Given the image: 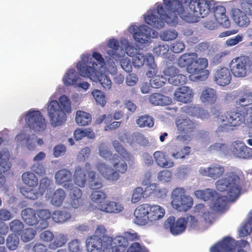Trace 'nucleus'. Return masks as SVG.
Here are the masks:
<instances>
[{
    "label": "nucleus",
    "instance_id": "nucleus-1",
    "mask_svg": "<svg viewBox=\"0 0 252 252\" xmlns=\"http://www.w3.org/2000/svg\"><path fill=\"white\" fill-rule=\"evenodd\" d=\"M243 175L241 170L234 169L226 173V177L219 179L216 182L217 190L226 192L227 196H218L215 200L213 208L217 212H222L226 207L228 198L234 201L241 194L242 189L241 177Z\"/></svg>",
    "mask_w": 252,
    "mask_h": 252
},
{
    "label": "nucleus",
    "instance_id": "nucleus-2",
    "mask_svg": "<svg viewBox=\"0 0 252 252\" xmlns=\"http://www.w3.org/2000/svg\"><path fill=\"white\" fill-rule=\"evenodd\" d=\"M88 170L89 187L92 189L90 195L91 200L96 204V208L107 213H118L124 209L123 205L119 202L111 201H105L106 194L100 190L103 185L100 180H96V173L92 170L90 163L86 165Z\"/></svg>",
    "mask_w": 252,
    "mask_h": 252
},
{
    "label": "nucleus",
    "instance_id": "nucleus-3",
    "mask_svg": "<svg viewBox=\"0 0 252 252\" xmlns=\"http://www.w3.org/2000/svg\"><path fill=\"white\" fill-rule=\"evenodd\" d=\"M211 112L220 123L218 127V130L220 131L232 129L235 127L244 124L248 117V110L245 109L236 111H227L222 114L220 109L213 107L211 109Z\"/></svg>",
    "mask_w": 252,
    "mask_h": 252
},
{
    "label": "nucleus",
    "instance_id": "nucleus-4",
    "mask_svg": "<svg viewBox=\"0 0 252 252\" xmlns=\"http://www.w3.org/2000/svg\"><path fill=\"white\" fill-rule=\"evenodd\" d=\"M165 210L158 205L145 203L138 206L134 212V222L139 225H151L161 220Z\"/></svg>",
    "mask_w": 252,
    "mask_h": 252
},
{
    "label": "nucleus",
    "instance_id": "nucleus-5",
    "mask_svg": "<svg viewBox=\"0 0 252 252\" xmlns=\"http://www.w3.org/2000/svg\"><path fill=\"white\" fill-rule=\"evenodd\" d=\"M51 125L53 127L62 126L66 120V113L71 111V102L65 95L59 99L51 100L47 108Z\"/></svg>",
    "mask_w": 252,
    "mask_h": 252
},
{
    "label": "nucleus",
    "instance_id": "nucleus-6",
    "mask_svg": "<svg viewBox=\"0 0 252 252\" xmlns=\"http://www.w3.org/2000/svg\"><path fill=\"white\" fill-rule=\"evenodd\" d=\"M190 0H163V2L168 13H165L162 4L157 7L158 13L161 14V17L166 23L174 25L177 23L178 16L184 20L182 16L186 14V6L189 5Z\"/></svg>",
    "mask_w": 252,
    "mask_h": 252
},
{
    "label": "nucleus",
    "instance_id": "nucleus-7",
    "mask_svg": "<svg viewBox=\"0 0 252 252\" xmlns=\"http://www.w3.org/2000/svg\"><path fill=\"white\" fill-rule=\"evenodd\" d=\"M112 165L114 169L103 163H98L96 168L100 174L106 180L111 181H117L119 178V174H124L127 170L126 159L121 158L115 154L111 158Z\"/></svg>",
    "mask_w": 252,
    "mask_h": 252
},
{
    "label": "nucleus",
    "instance_id": "nucleus-8",
    "mask_svg": "<svg viewBox=\"0 0 252 252\" xmlns=\"http://www.w3.org/2000/svg\"><path fill=\"white\" fill-rule=\"evenodd\" d=\"M189 4L190 11L189 12L187 8L185 15L182 16L187 22L194 23L198 18L206 16L215 4L214 0H190Z\"/></svg>",
    "mask_w": 252,
    "mask_h": 252
},
{
    "label": "nucleus",
    "instance_id": "nucleus-9",
    "mask_svg": "<svg viewBox=\"0 0 252 252\" xmlns=\"http://www.w3.org/2000/svg\"><path fill=\"white\" fill-rule=\"evenodd\" d=\"M92 66L88 65L85 62H79L77 69L81 76L90 78L94 81H98L105 89L111 87L112 82L109 77L104 73H101L95 68L97 65L95 63H92Z\"/></svg>",
    "mask_w": 252,
    "mask_h": 252
},
{
    "label": "nucleus",
    "instance_id": "nucleus-10",
    "mask_svg": "<svg viewBox=\"0 0 252 252\" xmlns=\"http://www.w3.org/2000/svg\"><path fill=\"white\" fill-rule=\"evenodd\" d=\"M185 193V189L182 188H177L172 192V205L179 211L186 212L193 205L192 197Z\"/></svg>",
    "mask_w": 252,
    "mask_h": 252
},
{
    "label": "nucleus",
    "instance_id": "nucleus-11",
    "mask_svg": "<svg viewBox=\"0 0 252 252\" xmlns=\"http://www.w3.org/2000/svg\"><path fill=\"white\" fill-rule=\"evenodd\" d=\"M229 66L234 76L244 77L252 70V61L248 56H241L233 59Z\"/></svg>",
    "mask_w": 252,
    "mask_h": 252
},
{
    "label": "nucleus",
    "instance_id": "nucleus-12",
    "mask_svg": "<svg viewBox=\"0 0 252 252\" xmlns=\"http://www.w3.org/2000/svg\"><path fill=\"white\" fill-rule=\"evenodd\" d=\"M132 61L133 66L137 68L142 67L145 63L149 69L146 73L149 78H152L158 73V68L152 53L144 55L143 53H137L132 56Z\"/></svg>",
    "mask_w": 252,
    "mask_h": 252
},
{
    "label": "nucleus",
    "instance_id": "nucleus-13",
    "mask_svg": "<svg viewBox=\"0 0 252 252\" xmlns=\"http://www.w3.org/2000/svg\"><path fill=\"white\" fill-rule=\"evenodd\" d=\"M25 121L27 126L35 132H42L46 128L45 119L38 110H29L26 115Z\"/></svg>",
    "mask_w": 252,
    "mask_h": 252
},
{
    "label": "nucleus",
    "instance_id": "nucleus-14",
    "mask_svg": "<svg viewBox=\"0 0 252 252\" xmlns=\"http://www.w3.org/2000/svg\"><path fill=\"white\" fill-rule=\"evenodd\" d=\"M187 222L184 218H180L176 220L174 217L170 216L165 220L163 227L169 230L173 235H179L185 231Z\"/></svg>",
    "mask_w": 252,
    "mask_h": 252
},
{
    "label": "nucleus",
    "instance_id": "nucleus-15",
    "mask_svg": "<svg viewBox=\"0 0 252 252\" xmlns=\"http://www.w3.org/2000/svg\"><path fill=\"white\" fill-rule=\"evenodd\" d=\"M208 66V60L206 58H196L192 64L189 67V73L197 75L195 77L198 80H206L208 76L209 71L205 70Z\"/></svg>",
    "mask_w": 252,
    "mask_h": 252
},
{
    "label": "nucleus",
    "instance_id": "nucleus-16",
    "mask_svg": "<svg viewBox=\"0 0 252 252\" xmlns=\"http://www.w3.org/2000/svg\"><path fill=\"white\" fill-rule=\"evenodd\" d=\"M252 104V91L250 90L244 89L239 93V98L236 100L235 107L236 110L241 111L245 109L248 110V115L250 114V109L246 106Z\"/></svg>",
    "mask_w": 252,
    "mask_h": 252
},
{
    "label": "nucleus",
    "instance_id": "nucleus-17",
    "mask_svg": "<svg viewBox=\"0 0 252 252\" xmlns=\"http://www.w3.org/2000/svg\"><path fill=\"white\" fill-rule=\"evenodd\" d=\"M214 5L212 6L211 10H213L214 17L217 22L222 27L228 28L230 26V22L226 15L225 7L214 1Z\"/></svg>",
    "mask_w": 252,
    "mask_h": 252
},
{
    "label": "nucleus",
    "instance_id": "nucleus-18",
    "mask_svg": "<svg viewBox=\"0 0 252 252\" xmlns=\"http://www.w3.org/2000/svg\"><path fill=\"white\" fill-rule=\"evenodd\" d=\"M108 45L111 49L107 51L108 56L105 57V59L109 65L113 66L114 61L117 62L118 59H120V55L117 53L119 49V43L117 40L113 38L109 40Z\"/></svg>",
    "mask_w": 252,
    "mask_h": 252
},
{
    "label": "nucleus",
    "instance_id": "nucleus-19",
    "mask_svg": "<svg viewBox=\"0 0 252 252\" xmlns=\"http://www.w3.org/2000/svg\"><path fill=\"white\" fill-rule=\"evenodd\" d=\"M167 190L165 188H159L157 184H151L144 190L145 198L152 197L154 199L164 198L166 196Z\"/></svg>",
    "mask_w": 252,
    "mask_h": 252
},
{
    "label": "nucleus",
    "instance_id": "nucleus-20",
    "mask_svg": "<svg viewBox=\"0 0 252 252\" xmlns=\"http://www.w3.org/2000/svg\"><path fill=\"white\" fill-rule=\"evenodd\" d=\"M231 72L228 68L224 67L217 69L214 74V81L222 86L229 84L232 78Z\"/></svg>",
    "mask_w": 252,
    "mask_h": 252
},
{
    "label": "nucleus",
    "instance_id": "nucleus-21",
    "mask_svg": "<svg viewBox=\"0 0 252 252\" xmlns=\"http://www.w3.org/2000/svg\"><path fill=\"white\" fill-rule=\"evenodd\" d=\"M55 179L56 184L63 185L65 189H68L71 186L72 174L67 169H62L56 173Z\"/></svg>",
    "mask_w": 252,
    "mask_h": 252
},
{
    "label": "nucleus",
    "instance_id": "nucleus-22",
    "mask_svg": "<svg viewBox=\"0 0 252 252\" xmlns=\"http://www.w3.org/2000/svg\"><path fill=\"white\" fill-rule=\"evenodd\" d=\"M199 172L203 176L209 177L215 180L220 177L223 174L224 168L223 166L220 164H214L207 168H200Z\"/></svg>",
    "mask_w": 252,
    "mask_h": 252
},
{
    "label": "nucleus",
    "instance_id": "nucleus-23",
    "mask_svg": "<svg viewBox=\"0 0 252 252\" xmlns=\"http://www.w3.org/2000/svg\"><path fill=\"white\" fill-rule=\"evenodd\" d=\"M107 245L111 247V252H125L128 244L124 236H117L110 237Z\"/></svg>",
    "mask_w": 252,
    "mask_h": 252
},
{
    "label": "nucleus",
    "instance_id": "nucleus-24",
    "mask_svg": "<svg viewBox=\"0 0 252 252\" xmlns=\"http://www.w3.org/2000/svg\"><path fill=\"white\" fill-rule=\"evenodd\" d=\"M174 96L175 99L178 101L187 103L191 101L193 94L189 87L182 86L176 90Z\"/></svg>",
    "mask_w": 252,
    "mask_h": 252
},
{
    "label": "nucleus",
    "instance_id": "nucleus-25",
    "mask_svg": "<svg viewBox=\"0 0 252 252\" xmlns=\"http://www.w3.org/2000/svg\"><path fill=\"white\" fill-rule=\"evenodd\" d=\"M105 240L97 237V236H92L88 238L86 240V247L88 252H100L103 246L105 244Z\"/></svg>",
    "mask_w": 252,
    "mask_h": 252
},
{
    "label": "nucleus",
    "instance_id": "nucleus-26",
    "mask_svg": "<svg viewBox=\"0 0 252 252\" xmlns=\"http://www.w3.org/2000/svg\"><path fill=\"white\" fill-rule=\"evenodd\" d=\"M232 151L236 157L240 158H248L252 156V149L241 142L234 143Z\"/></svg>",
    "mask_w": 252,
    "mask_h": 252
},
{
    "label": "nucleus",
    "instance_id": "nucleus-27",
    "mask_svg": "<svg viewBox=\"0 0 252 252\" xmlns=\"http://www.w3.org/2000/svg\"><path fill=\"white\" fill-rule=\"evenodd\" d=\"M88 162L85 165V167L82 168L80 166L76 167L73 175L74 182L75 184L79 187H84L87 181V174L88 170L86 169V165Z\"/></svg>",
    "mask_w": 252,
    "mask_h": 252
},
{
    "label": "nucleus",
    "instance_id": "nucleus-28",
    "mask_svg": "<svg viewBox=\"0 0 252 252\" xmlns=\"http://www.w3.org/2000/svg\"><path fill=\"white\" fill-rule=\"evenodd\" d=\"M178 130L180 133L187 134L193 132L195 128V124L189 119H179L176 121Z\"/></svg>",
    "mask_w": 252,
    "mask_h": 252
},
{
    "label": "nucleus",
    "instance_id": "nucleus-29",
    "mask_svg": "<svg viewBox=\"0 0 252 252\" xmlns=\"http://www.w3.org/2000/svg\"><path fill=\"white\" fill-rule=\"evenodd\" d=\"M239 9L236 8L232 10V19L235 23L240 27H244L248 26L250 20L249 17L246 13Z\"/></svg>",
    "mask_w": 252,
    "mask_h": 252
},
{
    "label": "nucleus",
    "instance_id": "nucleus-30",
    "mask_svg": "<svg viewBox=\"0 0 252 252\" xmlns=\"http://www.w3.org/2000/svg\"><path fill=\"white\" fill-rule=\"evenodd\" d=\"M217 94L216 91L211 88H206L201 94L200 99L204 103L214 104L217 100Z\"/></svg>",
    "mask_w": 252,
    "mask_h": 252
},
{
    "label": "nucleus",
    "instance_id": "nucleus-31",
    "mask_svg": "<svg viewBox=\"0 0 252 252\" xmlns=\"http://www.w3.org/2000/svg\"><path fill=\"white\" fill-rule=\"evenodd\" d=\"M154 157L157 164L163 168H170L174 166V163L162 151H156L154 154Z\"/></svg>",
    "mask_w": 252,
    "mask_h": 252
},
{
    "label": "nucleus",
    "instance_id": "nucleus-32",
    "mask_svg": "<svg viewBox=\"0 0 252 252\" xmlns=\"http://www.w3.org/2000/svg\"><path fill=\"white\" fill-rule=\"evenodd\" d=\"M84 57L85 58L82 59V61H80V62H85L88 65L91 66H92V63H95L97 64V65H95V68L97 69V70H98L99 68L102 67L103 66L106 65V64L110 66L106 62L105 58L104 59L102 57L101 55L98 52H94L92 55L93 58H94L97 63L92 61V60L93 59L90 55L86 56Z\"/></svg>",
    "mask_w": 252,
    "mask_h": 252
},
{
    "label": "nucleus",
    "instance_id": "nucleus-33",
    "mask_svg": "<svg viewBox=\"0 0 252 252\" xmlns=\"http://www.w3.org/2000/svg\"><path fill=\"white\" fill-rule=\"evenodd\" d=\"M157 13L159 16V17L153 13H151L145 16L144 20L147 24L152 27L156 29H161L164 27V23H166V22L164 19L162 18L161 14L158 13V12Z\"/></svg>",
    "mask_w": 252,
    "mask_h": 252
},
{
    "label": "nucleus",
    "instance_id": "nucleus-34",
    "mask_svg": "<svg viewBox=\"0 0 252 252\" xmlns=\"http://www.w3.org/2000/svg\"><path fill=\"white\" fill-rule=\"evenodd\" d=\"M197 57V54L194 52L184 53L179 58L177 61L178 65L181 67H186L189 72V66L192 64L193 61Z\"/></svg>",
    "mask_w": 252,
    "mask_h": 252
},
{
    "label": "nucleus",
    "instance_id": "nucleus-35",
    "mask_svg": "<svg viewBox=\"0 0 252 252\" xmlns=\"http://www.w3.org/2000/svg\"><path fill=\"white\" fill-rule=\"evenodd\" d=\"M23 221L27 224L33 226L37 223V217L35 210L31 208H27L21 212Z\"/></svg>",
    "mask_w": 252,
    "mask_h": 252
},
{
    "label": "nucleus",
    "instance_id": "nucleus-36",
    "mask_svg": "<svg viewBox=\"0 0 252 252\" xmlns=\"http://www.w3.org/2000/svg\"><path fill=\"white\" fill-rule=\"evenodd\" d=\"M34 136V134H27L24 131H21L19 134L16 135L14 140L18 144H21L22 142H25L28 149L32 150L34 148L33 141Z\"/></svg>",
    "mask_w": 252,
    "mask_h": 252
},
{
    "label": "nucleus",
    "instance_id": "nucleus-37",
    "mask_svg": "<svg viewBox=\"0 0 252 252\" xmlns=\"http://www.w3.org/2000/svg\"><path fill=\"white\" fill-rule=\"evenodd\" d=\"M75 119L77 125L86 126L92 123V117L89 113L82 110H77L76 112Z\"/></svg>",
    "mask_w": 252,
    "mask_h": 252
},
{
    "label": "nucleus",
    "instance_id": "nucleus-38",
    "mask_svg": "<svg viewBox=\"0 0 252 252\" xmlns=\"http://www.w3.org/2000/svg\"><path fill=\"white\" fill-rule=\"evenodd\" d=\"M186 112L189 115L197 117L201 119H207L209 117V113L201 107L197 106H189L186 109Z\"/></svg>",
    "mask_w": 252,
    "mask_h": 252
},
{
    "label": "nucleus",
    "instance_id": "nucleus-39",
    "mask_svg": "<svg viewBox=\"0 0 252 252\" xmlns=\"http://www.w3.org/2000/svg\"><path fill=\"white\" fill-rule=\"evenodd\" d=\"M81 80L76 71L74 69H70L64 75L63 81V84L66 86L76 85L78 81Z\"/></svg>",
    "mask_w": 252,
    "mask_h": 252
},
{
    "label": "nucleus",
    "instance_id": "nucleus-40",
    "mask_svg": "<svg viewBox=\"0 0 252 252\" xmlns=\"http://www.w3.org/2000/svg\"><path fill=\"white\" fill-rule=\"evenodd\" d=\"M82 193L81 189L77 187L71 189V204L74 208H78L82 204Z\"/></svg>",
    "mask_w": 252,
    "mask_h": 252
},
{
    "label": "nucleus",
    "instance_id": "nucleus-41",
    "mask_svg": "<svg viewBox=\"0 0 252 252\" xmlns=\"http://www.w3.org/2000/svg\"><path fill=\"white\" fill-rule=\"evenodd\" d=\"M23 183L29 187L35 188L38 185V180L33 172L26 171L22 175Z\"/></svg>",
    "mask_w": 252,
    "mask_h": 252
},
{
    "label": "nucleus",
    "instance_id": "nucleus-42",
    "mask_svg": "<svg viewBox=\"0 0 252 252\" xmlns=\"http://www.w3.org/2000/svg\"><path fill=\"white\" fill-rule=\"evenodd\" d=\"M71 216L70 213L66 210H58L53 213L52 218L55 222L63 223L69 220Z\"/></svg>",
    "mask_w": 252,
    "mask_h": 252
},
{
    "label": "nucleus",
    "instance_id": "nucleus-43",
    "mask_svg": "<svg viewBox=\"0 0 252 252\" xmlns=\"http://www.w3.org/2000/svg\"><path fill=\"white\" fill-rule=\"evenodd\" d=\"M66 197V193L62 189H56L51 197V204L57 207L61 206Z\"/></svg>",
    "mask_w": 252,
    "mask_h": 252
},
{
    "label": "nucleus",
    "instance_id": "nucleus-44",
    "mask_svg": "<svg viewBox=\"0 0 252 252\" xmlns=\"http://www.w3.org/2000/svg\"><path fill=\"white\" fill-rule=\"evenodd\" d=\"M149 101L155 105H166L169 102L168 97L159 93H153L149 97Z\"/></svg>",
    "mask_w": 252,
    "mask_h": 252
},
{
    "label": "nucleus",
    "instance_id": "nucleus-45",
    "mask_svg": "<svg viewBox=\"0 0 252 252\" xmlns=\"http://www.w3.org/2000/svg\"><path fill=\"white\" fill-rule=\"evenodd\" d=\"M112 146L115 151L121 158L128 161L131 159L132 156L124 148L120 142L114 140L112 142Z\"/></svg>",
    "mask_w": 252,
    "mask_h": 252
},
{
    "label": "nucleus",
    "instance_id": "nucleus-46",
    "mask_svg": "<svg viewBox=\"0 0 252 252\" xmlns=\"http://www.w3.org/2000/svg\"><path fill=\"white\" fill-rule=\"evenodd\" d=\"M67 240V235L59 234L56 236L53 242L49 244V247L52 250H55L64 245Z\"/></svg>",
    "mask_w": 252,
    "mask_h": 252
},
{
    "label": "nucleus",
    "instance_id": "nucleus-47",
    "mask_svg": "<svg viewBox=\"0 0 252 252\" xmlns=\"http://www.w3.org/2000/svg\"><path fill=\"white\" fill-rule=\"evenodd\" d=\"M2 142V138L0 137V145ZM8 154L5 152H0V171L3 172L7 171L10 166L8 162Z\"/></svg>",
    "mask_w": 252,
    "mask_h": 252
},
{
    "label": "nucleus",
    "instance_id": "nucleus-48",
    "mask_svg": "<svg viewBox=\"0 0 252 252\" xmlns=\"http://www.w3.org/2000/svg\"><path fill=\"white\" fill-rule=\"evenodd\" d=\"M214 193L211 189H208L205 190H197L194 191V195L198 199L207 201L214 197Z\"/></svg>",
    "mask_w": 252,
    "mask_h": 252
},
{
    "label": "nucleus",
    "instance_id": "nucleus-49",
    "mask_svg": "<svg viewBox=\"0 0 252 252\" xmlns=\"http://www.w3.org/2000/svg\"><path fill=\"white\" fill-rule=\"evenodd\" d=\"M6 246L11 251L17 249L19 243V239L18 236L14 233L9 234L6 240Z\"/></svg>",
    "mask_w": 252,
    "mask_h": 252
},
{
    "label": "nucleus",
    "instance_id": "nucleus-50",
    "mask_svg": "<svg viewBox=\"0 0 252 252\" xmlns=\"http://www.w3.org/2000/svg\"><path fill=\"white\" fill-rule=\"evenodd\" d=\"M8 226L11 231L15 234L20 235L24 229V224L19 220L15 219L11 221Z\"/></svg>",
    "mask_w": 252,
    "mask_h": 252
},
{
    "label": "nucleus",
    "instance_id": "nucleus-51",
    "mask_svg": "<svg viewBox=\"0 0 252 252\" xmlns=\"http://www.w3.org/2000/svg\"><path fill=\"white\" fill-rule=\"evenodd\" d=\"M187 81L188 79L186 75L179 73H177L174 76L168 79L169 83L174 86L184 85Z\"/></svg>",
    "mask_w": 252,
    "mask_h": 252
},
{
    "label": "nucleus",
    "instance_id": "nucleus-52",
    "mask_svg": "<svg viewBox=\"0 0 252 252\" xmlns=\"http://www.w3.org/2000/svg\"><path fill=\"white\" fill-rule=\"evenodd\" d=\"M134 40L140 43L144 44L148 41L150 39V35L144 32L141 29H138L133 35Z\"/></svg>",
    "mask_w": 252,
    "mask_h": 252
},
{
    "label": "nucleus",
    "instance_id": "nucleus-53",
    "mask_svg": "<svg viewBox=\"0 0 252 252\" xmlns=\"http://www.w3.org/2000/svg\"><path fill=\"white\" fill-rule=\"evenodd\" d=\"M137 124L140 127H151L154 126V122L152 117L147 115L140 116L136 121Z\"/></svg>",
    "mask_w": 252,
    "mask_h": 252
},
{
    "label": "nucleus",
    "instance_id": "nucleus-54",
    "mask_svg": "<svg viewBox=\"0 0 252 252\" xmlns=\"http://www.w3.org/2000/svg\"><path fill=\"white\" fill-rule=\"evenodd\" d=\"M21 193L26 198L31 200H35L38 197L39 192L36 190L26 187L20 188Z\"/></svg>",
    "mask_w": 252,
    "mask_h": 252
},
{
    "label": "nucleus",
    "instance_id": "nucleus-55",
    "mask_svg": "<svg viewBox=\"0 0 252 252\" xmlns=\"http://www.w3.org/2000/svg\"><path fill=\"white\" fill-rule=\"evenodd\" d=\"M36 234V231L33 228H26L22 230L21 239L25 242L32 240Z\"/></svg>",
    "mask_w": 252,
    "mask_h": 252
},
{
    "label": "nucleus",
    "instance_id": "nucleus-56",
    "mask_svg": "<svg viewBox=\"0 0 252 252\" xmlns=\"http://www.w3.org/2000/svg\"><path fill=\"white\" fill-rule=\"evenodd\" d=\"M92 94L97 104L102 106L105 105L106 103L105 96L103 92L100 90H94L92 92Z\"/></svg>",
    "mask_w": 252,
    "mask_h": 252
},
{
    "label": "nucleus",
    "instance_id": "nucleus-57",
    "mask_svg": "<svg viewBox=\"0 0 252 252\" xmlns=\"http://www.w3.org/2000/svg\"><path fill=\"white\" fill-rule=\"evenodd\" d=\"M98 151L100 156L105 159H110L112 158V153L105 144L101 143L99 145Z\"/></svg>",
    "mask_w": 252,
    "mask_h": 252
},
{
    "label": "nucleus",
    "instance_id": "nucleus-58",
    "mask_svg": "<svg viewBox=\"0 0 252 252\" xmlns=\"http://www.w3.org/2000/svg\"><path fill=\"white\" fill-rule=\"evenodd\" d=\"M119 62L122 68L126 72H130L132 71V64L130 60L127 58L120 55V59H118L117 62Z\"/></svg>",
    "mask_w": 252,
    "mask_h": 252
},
{
    "label": "nucleus",
    "instance_id": "nucleus-59",
    "mask_svg": "<svg viewBox=\"0 0 252 252\" xmlns=\"http://www.w3.org/2000/svg\"><path fill=\"white\" fill-rule=\"evenodd\" d=\"M178 32L175 30H166L163 31L160 37L163 41L173 40L177 38Z\"/></svg>",
    "mask_w": 252,
    "mask_h": 252
},
{
    "label": "nucleus",
    "instance_id": "nucleus-60",
    "mask_svg": "<svg viewBox=\"0 0 252 252\" xmlns=\"http://www.w3.org/2000/svg\"><path fill=\"white\" fill-rule=\"evenodd\" d=\"M38 192L42 195L49 189L51 184V181L48 178L44 177L40 180L39 182H38Z\"/></svg>",
    "mask_w": 252,
    "mask_h": 252
},
{
    "label": "nucleus",
    "instance_id": "nucleus-61",
    "mask_svg": "<svg viewBox=\"0 0 252 252\" xmlns=\"http://www.w3.org/2000/svg\"><path fill=\"white\" fill-rule=\"evenodd\" d=\"M68 252H82V247L80 242L77 239H74L68 243Z\"/></svg>",
    "mask_w": 252,
    "mask_h": 252
},
{
    "label": "nucleus",
    "instance_id": "nucleus-62",
    "mask_svg": "<svg viewBox=\"0 0 252 252\" xmlns=\"http://www.w3.org/2000/svg\"><path fill=\"white\" fill-rule=\"evenodd\" d=\"M133 140L138 144L146 146L149 144L148 139L140 132H134L132 135Z\"/></svg>",
    "mask_w": 252,
    "mask_h": 252
},
{
    "label": "nucleus",
    "instance_id": "nucleus-63",
    "mask_svg": "<svg viewBox=\"0 0 252 252\" xmlns=\"http://www.w3.org/2000/svg\"><path fill=\"white\" fill-rule=\"evenodd\" d=\"M151 82V85L155 88H159L162 87L166 81V78L163 75H154ZM154 76L152 77H153Z\"/></svg>",
    "mask_w": 252,
    "mask_h": 252
},
{
    "label": "nucleus",
    "instance_id": "nucleus-64",
    "mask_svg": "<svg viewBox=\"0 0 252 252\" xmlns=\"http://www.w3.org/2000/svg\"><path fill=\"white\" fill-rule=\"evenodd\" d=\"M190 148L189 146H185L179 151L173 152L172 156L175 159L185 158L187 156L189 155L190 152Z\"/></svg>",
    "mask_w": 252,
    "mask_h": 252
}]
</instances>
